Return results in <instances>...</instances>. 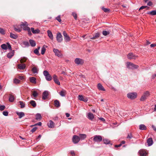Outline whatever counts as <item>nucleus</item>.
<instances>
[{"label": "nucleus", "instance_id": "nucleus-1", "mask_svg": "<svg viewBox=\"0 0 156 156\" xmlns=\"http://www.w3.org/2000/svg\"><path fill=\"white\" fill-rule=\"evenodd\" d=\"M150 95L149 92L148 91L144 92L140 99L141 101H144Z\"/></svg>", "mask_w": 156, "mask_h": 156}, {"label": "nucleus", "instance_id": "nucleus-2", "mask_svg": "<svg viewBox=\"0 0 156 156\" xmlns=\"http://www.w3.org/2000/svg\"><path fill=\"white\" fill-rule=\"evenodd\" d=\"M92 138H93V141L97 143H99L102 140V137L100 135H95Z\"/></svg>", "mask_w": 156, "mask_h": 156}, {"label": "nucleus", "instance_id": "nucleus-3", "mask_svg": "<svg viewBox=\"0 0 156 156\" xmlns=\"http://www.w3.org/2000/svg\"><path fill=\"white\" fill-rule=\"evenodd\" d=\"M137 95L136 93H129L127 94V97L131 99H134L136 98Z\"/></svg>", "mask_w": 156, "mask_h": 156}, {"label": "nucleus", "instance_id": "nucleus-4", "mask_svg": "<svg viewBox=\"0 0 156 156\" xmlns=\"http://www.w3.org/2000/svg\"><path fill=\"white\" fill-rule=\"evenodd\" d=\"M80 140V137L77 135H74L72 138V141L74 144L78 143Z\"/></svg>", "mask_w": 156, "mask_h": 156}, {"label": "nucleus", "instance_id": "nucleus-5", "mask_svg": "<svg viewBox=\"0 0 156 156\" xmlns=\"http://www.w3.org/2000/svg\"><path fill=\"white\" fill-rule=\"evenodd\" d=\"M127 66L129 68L131 69H137L138 67V66L135 65L130 62L127 63Z\"/></svg>", "mask_w": 156, "mask_h": 156}, {"label": "nucleus", "instance_id": "nucleus-6", "mask_svg": "<svg viewBox=\"0 0 156 156\" xmlns=\"http://www.w3.org/2000/svg\"><path fill=\"white\" fill-rule=\"evenodd\" d=\"M63 34L64 37L65 41L66 42H69L70 40V38L67 34L66 33L65 31H64L63 32Z\"/></svg>", "mask_w": 156, "mask_h": 156}, {"label": "nucleus", "instance_id": "nucleus-7", "mask_svg": "<svg viewBox=\"0 0 156 156\" xmlns=\"http://www.w3.org/2000/svg\"><path fill=\"white\" fill-rule=\"evenodd\" d=\"M56 38L58 42H61L63 40L62 36L61 34L59 32L57 34Z\"/></svg>", "mask_w": 156, "mask_h": 156}, {"label": "nucleus", "instance_id": "nucleus-8", "mask_svg": "<svg viewBox=\"0 0 156 156\" xmlns=\"http://www.w3.org/2000/svg\"><path fill=\"white\" fill-rule=\"evenodd\" d=\"M75 63L78 65H82L84 63L83 60L79 58H76L75 60Z\"/></svg>", "mask_w": 156, "mask_h": 156}, {"label": "nucleus", "instance_id": "nucleus-9", "mask_svg": "<svg viewBox=\"0 0 156 156\" xmlns=\"http://www.w3.org/2000/svg\"><path fill=\"white\" fill-rule=\"evenodd\" d=\"M78 97V99L80 100L83 101L84 102H87L88 101L87 98L84 97L82 95H79Z\"/></svg>", "mask_w": 156, "mask_h": 156}, {"label": "nucleus", "instance_id": "nucleus-10", "mask_svg": "<svg viewBox=\"0 0 156 156\" xmlns=\"http://www.w3.org/2000/svg\"><path fill=\"white\" fill-rule=\"evenodd\" d=\"M53 51L55 53V55L58 57H61L62 56V55L61 53L58 49L54 48L53 49Z\"/></svg>", "mask_w": 156, "mask_h": 156}, {"label": "nucleus", "instance_id": "nucleus-11", "mask_svg": "<svg viewBox=\"0 0 156 156\" xmlns=\"http://www.w3.org/2000/svg\"><path fill=\"white\" fill-rule=\"evenodd\" d=\"M52 77L55 83L59 85H60V83L58 79L57 76L55 74L53 75Z\"/></svg>", "mask_w": 156, "mask_h": 156}, {"label": "nucleus", "instance_id": "nucleus-12", "mask_svg": "<svg viewBox=\"0 0 156 156\" xmlns=\"http://www.w3.org/2000/svg\"><path fill=\"white\" fill-rule=\"evenodd\" d=\"M48 95V92L47 91H45L43 93L42 98L43 100H45Z\"/></svg>", "mask_w": 156, "mask_h": 156}, {"label": "nucleus", "instance_id": "nucleus-13", "mask_svg": "<svg viewBox=\"0 0 156 156\" xmlns=\"http://www.w3.org/2000/svg\"><path fill=\"white\" fill-rule=\"evenodd\" d=\"M127 57L128 59H135L136 58V57L132 53H129L127 55Z\"/></svg>", "mask_w": 156, "mask_h": 156}, {"label": "nucleus", "instance_id": "nucleus-14", "mask_svg": "<svg viewBox=\"0 0 156 156\" xmlns=\"http://www.w3.org/2000/svg\"><path fill=\"white\" fill-rule=\"evenodd\" d=\"M139 153L140 156H146L147 153L144 150H141L139 151Z\"/></svg>", "mask_w": 156, "mask_h": 156}, {"label": "nucleus", "instance_id": "nucleus-15", "mask_svg": "<svg viewBox=\"0 0 156 156\" xmlns=\"http://www.w3.org/2000/svg\"><path fill=\"white\" fill-rule=\"evenodd\" d=\"M15 99V95L11 93L9 94V101L10 102H13Z\"/></svg>", "mask_w": 156, "mask_h": 156}, {"label": "nucleus", "instance_id": "nucleus-16", "mask_svg": "<svg viewBox=\"0 0 156 156\" xmlns=\"http://www.w3.org/2000/svg\"><path fill=\"white\" fill-rule=\"evenodd\" d=\"M147 143L148 146L152 145L153 144V141L152 138H149L147 140Z\"/></svg>", "mask_w": 156, "mask_h": 156}, {"label": "nucleus", "instance_id": "nucleus-17", "mask_svg": "<svg viewBox=\"0 0 156 156\" xmlns=\"http://www.w3.org/2000/svg\"><path fill=\"white\" fill-rule=\"evenodd\" d=\"M31 29L32 32L34 34H38L40 31V30L37 29L34 30L33 27L31 28Z\"/></svg>", "mask_w": 156, "mask_h": 156}, {"label": "nucleus", "instance_id": "nucleus-18", "mask_svg": "<svg viewBox=\"0 0 156 156\" xmlns=\"http://www.w3.org/2000/svg\"><path fill=\"white\" fill-rule=\"evenodd\" d=\"M17 66L18 69H25L26 66L24 64H19Z\"/></svg>", "mask_w": 156, "mask_h": 156}, {"label": "nucleus", "instance_id": "nucleus-19", "mask_svg": "<svg viewBox=\"0 0 156 156\" xmlns=\"http://www.w3.org/2000/svg\"><path fill=\"white\" fill-rule=\"evenodd\" d=\"M16 114L19 116V118L20 119H21L22 117H23L25 115V114L24 112H16Z\"/></svg>", "mask_w": 156, "mask_h": 156}, {"label": "nucleus", "instance_id": "nucleus-20", "mask_svg": "<svg viewBox=\"0 0 156 156\" xmlns=\"http://www.w3.org/2000/svg\"><path fill=\"white\" fill-rule=\"evenodd\" d=\"M100 34L99 33H97L94 34L93 37L91 38V39L93 40L96 39L100 37Z\"/></svg>", "mask_w": 156, "mask_h": 156}, {"label": "nucleus", "instance_id": "nucleus-21", "mask_svg": "<svg viewBox=\"0 0 156 156\" xmlns=\"http://www.w3.org/2000/svg\"><path fill=\"white\" fill-rule=\"evenodd\" d=\"M47 33L48 37H49L52 40L53 39V37L51 32L50 30H48L47 31Z\"/></svg>", "mask_w": 156, "mask_h": 156}, {"label": "nucleus", "instance_id": "nucleus-22", "mask_svg": "<svg viewBox=\"0 0 156 156\" xmlns=\"http://www.w3.org/2000/svg\"><path fill=\"white\" fill-rule=\"evenodd\" d=\"M48 126L49 128H53L54 127V123L52 121L50 120L48 123Z\"/></svg>", "mask_w": 156, "mask_h": 156}, {"label": "nucleus", "instance_id": "nucleus-23", "mask_svg": "<svg viewBox=\"0 0 156 156\" xmlns=\"http://www.w3.org/2000/svg\"><path fill=\"white\" fill-rule=\"evenodd\" d=\"M98 87L99 90L102 91H104L105 90V88L100 83H99L98 85Z\"/></svg>", "mask_w": 156, "mask_h": 156}, {"label": "nucleus", "instance_id": "nucleus-24", "mask_svg": "<svg viewBox=\"0 0 156 156\" xmlns=\"http://www.w3.org/2000/svg\"><path fill=\"white\" fill-rule=\"evenodd\" d=\"M54 105L57 108H58L60 106V103L59 101L58 100H55L54 101Z\"/></svg>", "mask_w": 156, "mask_h": 156}, {"label": "nucleus", "instance_id": "nucleus-25", "mask_svg": "<svg viewBox=\"0 0 156 156\" xmlns=\"http://www.w3.org/2000/svg\"><path fill=\"white\" fill-rule=\"evenodd\" d=\"M88 118L90 120H92L94 118L93 114L91 113H89L88 114Z\"/></svg>", "mask_w": 156, "mask_h": 156}, {"label": "nucleus", "instance_id": "nucleus-26", "mask_svg": "<svg viewBox=\"0 0 156 156\" xmlns=\"http://www.w3.org/2000/svg\"><path fill=\"white\" fill-rule=\"evenodd\" d=\"M139 128L140 130H145L147 128L144 124H140L139 126Z\"/></svg>", "mask_w": 156, "mask_h": 156}, {"label": "nucleus", "instance_id": "nucleus-27", "mask_svg": "<svg viewBox=\"0 0 156 156\" xmlns=\"http://www.w3.org/2000/svg\"><path fill=\"white\" fill-rule=\"evenodd\" d=\"M30 81L31 83L35 84L36 83V79L35 77H32L30 78Z\"/></svg>", "mask_w": 156, "mask_h": 156}, {"label": "nucleus", "instance_id": "nucleus-28", "mask_svg": "<svg viewBox=\"0 0 156 156\" xmlns=\"http://www.w3.org/2000/svg\"><path fill=\"white\" fill-rule=\"evenodd\" d=\"M32 71L34 73H37L38 69L36 67H34L32 68Z\"/></svg>", "mask_w": 156, "mask_h": 156}, {"label": "nucleus", "instance_id": "nucleus-29", "mask_svg": "<svg viewBox=\"0 0 156 156\" xmlns=\"http://www.w3.org/2000/svg\"><path fill=\"white\" fill-rule=\"evenodd\" d=\"M79 137L80 139L84 140L86 137V135L85 134H80Z\"/></svg>", "mask_w": 156, "mask_h": 156}, {"label": "nucleus", "instance_id": "nucleus-30", "mask_svg": "<svg viewBox=\"0 0 156 156\" xmlns=\"http://www.w3.org/2000/svg\"><path fill=\"white\" fill-rule=\"evenodd\" d=\"M29 42L32 46L34 47L36 45V43L34 40L30 39L29 40Z\"/></svg>", "mask_w": 156, "mask_h": 156}, {"label": "nucleus", "instance_id": "nucleus-31", "mask_svg": "<svg viewBox=\"0 0 156 156\" xmlns=\"http://www.w3.org/2000/svg\"><path fill=\"white\" fill-rule=\"evenodd\" d=\"M10 37L11 38L13 39H16L18 37V36L17 35L15 34L12 33H10Z\"/></svg>", "mask_w": 156, "mask_h": 156}, {"label": "nucleus", "instance_id": "nucleus-32", "mask_svg": "<svg viewBox=\"0 0 156 156\" xmlns=\"http://www.w3.org/2000/svg\"><path fill=\"white\" fill-rule=\"evenodd\" d=\"M66 91L64 90H62L59 93V94L62 97H64L65 96L66 94Z\"/></svg>", "mask_w": 156, "mask_h": 156}, {"label": "nucleus", "instance_id": "nucleus-33", "mask_svg": "<svg viewBox=\"0 0 156 156\" xmlns=\"http://www.w3.org/2000/svg\"><path fill=\"white\" fill-rule=\"evenodd\" d=\"M30 103L34 107V108L36 106V104L35 101L33 100L30 101Z\"/></svg>", "mask_w": 156, "mask_h": 156}, {"label": "nucleus", "instance_id": "nucleus-34", "mask_svg": "<svg viewBox=\"0 0 156 156\" xmlns=\"http://www.w3.org/2000/svg\"><path fill=\"white\" fill-rule=\"evenodd\" d=\"M36 119L37 120H40L41 118V114H40L38 113V114H37L36 115Z\"/></svg>", "mask_w": 156, "mask_h": 156}, {"label": "nucleus", "instance_id": "nucleus-35", "mask_svg": "<svg viewBox=\"0 0 156 156\" xmlns=\"http://www.w3.org/2000/svg\"><path fill=\"white\" fill-rule=\"evenodd\" d=\"M147 14H150L151 15H156V11L153 10L151 12H149L147 13Z\"/></svg>", "mask_w": 156, "mask_h": 156}, {"label": "nucleus", "instance_id": "nucleus-36", "mask_svg": "<svg viewBox=\"0 0 156 156\" xmlns=\"http://www.w3.org/2000/svg\"><path fill=\"white\" fill-rule=\"evenodd\" d=\"M102 9L105 12H109L110 11L109 9L105 8L103 7L102 8Z\"/></svg>", "mask_w": 156, "mask_h": 156}, {"label": "nucleus", "instance_id": "nucleus-37", "mask_svg": "<svg viewBox=\"0 0 156 156\" xmlns=\"http://www.w3.org/2000/svg\"><path fill=\"white\" fill-rule=\"evenodd\" d=\"M46 79L48 81H50L52 79V77L49 74L47 76L45 77Z\"/></svg>", "mask_w": 156, "mask_h": 156}, {"label": "nucleus", "instance_id": "nucleus-38", "mask_svg": "<svg viewBox=\"0 0 156 156\" xmlns=\"http://www.w3.org/2000/svg\"><path fill=\"white\" fill-rule=\"evenodd\" d=\"M22 28H23V29L24 30H29V29H30V27H27V26H22V27H21Z\"/></svg>", "mask_w": 156, "mask_h": 156}, {"label": "nucleus", "instance_id": "nucleus-39", "mask_svg": "<svg viewBox=\"0 0 156 156\" xmlns=\"http://www.w3.org/2000/svg\"><path fill=\"white\" fill-rule=\"evenodd\" d=\"M1 47L2 49L6 50L7 48V45L5 44H3L1 45Z\"/></svg>", "mask_w": 156, "mask_h": 156}, {"label": "nucleus", "instance_id": "nucleus-40", "mask_svg": "<svg viewBox=\"0 0 156 156\" xmlns=\"http://www.w3.org/2000/svg\"><path fill=\"white\" fill-rule=\"evenodd\" d=\"M13 27L14 30L16 31L20 32L21 31V30L20 28H17L15 26H13Z\"/></svg>", "mask_w": 156, "mask_h": 156}, {"label": "nucleus", "instance_id": "nucleus-41", "mask_svg": "<svg viewBox=\"0 0 156 156\" xmlns=\"http://www.w3.org/2000/svg\"><path fill=\"white\" fill-rule=\"evenodd\" d=\"M27 58L25 57H24L23 58H21L20 60V62L21 63H23V62H26L27 60Z\"/></svg>", "mask_w": 156, "mask_h": 156}, {"label": "nucleus", "instance_id": "nucleus-42", "mask_svg": "<svg viewBox=\"0 0 156 156\" xmlns=\"http://www.w3.org/2000/svg\"><path fill=\"white\" fill-rule=\"evenodd\" d=\"M14 55L13 53H9L7 55V57L9 58H11Z\"/></svg>", "mask_w": 156, "mask_h": 156}, {"label": "nucleus", "instance_id": "nucleus-43", "mask_svg": "<svg viewBox=\"0 0 156 156\" xmlns=\"http://www.w3.org/2000/svg\"><path fill=\"white\" fill-rule=\"evenodd\" d=\"M19 103H20V105H21V108H24L25 106V105L24 103L22 101H19Z\"/></svg>", "mask_w": 156, "mask_h": 156}, {"label": "nucleus", "instance_id": "nucleus-44", "mask_svg": "<svg viewBox=\"0 0 156 156\" xmlns=\"http://www.w3.org/2000/svg\"><path fill=\"white\" fill-rule=\"evenodd\" d=\"M46 50L45 48L43 46L41 48V54L44 55L45 53Z\"/></svg>", "mask_w": 156, "mask_h": 156}, {"label": "nucleus", "instance_id": "nucleus-45", "mask_svg": "<svg viewBox=\"0 0 156 156\" xmlns=\"http://www.w3.org/2000/svg\"><path fill=\"white\" fill-rule=\"evenodd\" d=\"M110 33L109 31H107L106 30L103 31L102 32L104 36H106L109 34Z\"/></svg>", "mask_w": 156, "mask_h": 156}, {"label": "nucleus", "instance_id": "nucleus-46", "mask_svg": "<svg viewBox=\"0 0 156 156\" xmlns=\"http://www.w3.org/2000/svg\"><path fill=\"white\" fill-rule=\"evenodd\" d=\"M0 33L2 34H5V30L3 28H0Z\"/></svg>", "mask_w": 156, "mask_h": 156}, {"label": "nucleus", "instance_id": "nucleus-47", "mask_svg": "<svg viewBox=\"0 0 156 156\" xmlns=\"http://www.w3.org/2000/svg\"><path fill=\"white\" fill-rule=\"evenodd\" d=\"M43 74L46 77L49 74V73L47 70H44L43 71Z\"/></svg>", "mask_w": 156, "mask_h": 156}, {"label": "nucleus", "instance_id": "nucleus-48", "mask_svg": "<svg viewBox=\"0 0 156 156\" xmlns=\"http://www.w3.org/2000/svg\"><path fill=\"white\" fill-rule=\"evenodd\" d=\"M38 93L36 91H34L33 92L32 95L34 96V97H36L38 95Z\"/></svg>", "mask_w": 156, "mask_h": 156}, {"label": "nucleus", "instance_id": "nucleus-49", "mask_svg": "<svg viewBox=\"0 0 156 156\" xmlns=\"http://www.w3.org/2000/svg\"><path fill=\"white\" fill-rule=\"evenodd\" d=\"M34 52V53L37 55H40V54L39 53L37 49H35Z\"/></svg>", "mask_w": 156, "mask_h": 156}, {"label": "nucleus", "instance_id": "nucleus-50", "mask_svg": "<svg viewBox=\"0 0 156 156\" xmlns=\"http://www.w3.org/2000/svg\"><path fill=\"white\" fill-rule=\"evenodd\" d=\"M103 141L104 142V144H108L110 142V141L106 139H104Z\"/></svg>", "mask_w": 156, "mask_h": 156}, {"label": "nucleus", "instance_id": "nucleus-51", "mask_svg": "<svg viewBox=\"0 0 156 156\" xmlns=\"http://www.w3.org/2000/svg\"><path fill=\"white\" fill-rule=\"evenodd\" d=\"M20 81L18 79H15L14 80V83L16 84L19 83Z\"/></svg>", "mask_w": 156, "mask_h": 156}, {"label": "nucleus", "instance_id": "nucleus-52", "mask_svg": "<svg viewBox=\"0 0 156 156\" xmlns=\"http://www.w3.org/2000/svg\"><path fill=\"white\" fill-rule=\"evenodd\" d=\"M133 137V136L132 135V133H130L128 135V136L127 137V138L128 139H130Z\"/></svg>", "mask_w": 156, "mask_h": 156}, {"label": "nucleus", "instance_id": "nucleus-53", "mask_svg": "<svg viewBox=\"0 0 156 156\" xmlns=\"http://www.w3.org/2000/svg\"><path fill=\"white\" fill-rule=\"evenodd\" d=\"M72 15L74 17V19L76 20L77 19V14L73 12L72 13Z\"/></svg>", "mask_w": 156, "mask_h": 156}, {"label": "nucleus", "instance_id": "nucleus-54", "mask_svg": "<svg viewBox=\"0 0 156 156\" xmlns=\"http://www.w3.org/2000/svg\"><path fill=\"white\" fill-rule=\"evenodd\" d=\"M146 8H147L148 9L149 8V7H147V6H142L139 9V11H140L141 10L143 9Z\"/></svg>", "mask_w": 156, "mask_h": 156}, {"label": "nucleus", "instance_id": "nucleus-55", "mask_svg": "<svg viewBox=\"0 0 156 156\" xmlns=\"http://www.w3.org/2000/svg\"><path fill=\"white\" fill-rule=\"evenodd\" d=\"M5 108V106L4 105L0 106V110L1 111L4 110Z\"/></svg>", "mask_w": 156, "mask_h": 156}, {"label": "nucleus", "instance_id": "nucleus-56", "mask_svg": "<svg viewBox=\"0 0 156 156\" xmlns=\"http://www.w3.org/2000/svg\"><path fill=\"white\" fill-rule=\"evenodd\" d=\"M27 22H25L24 23H22L20 24L21 27H22V26H25L27 25Z\"/></svg>", "mask_w": 156, "mask_h": 156}, {"label": "nucleus", "instance_id": "nucleus-57", "mask_svg": "<svg viewBox=\"0 0 156 156\" xmlns=\"http://www.w3.org/2000/svg\"><path fill=\"white\" fill-rule=\"evenodd\" d=\"M23 44L26 46H28L29 45V42L27 41H24L23 42Z\"/></svg>", "mask_w": 156, "mask_h": 156}, {"label": "nucleus", "instance_id": "nucleus-58", "mask_svg": "<svg viewBox=\"0 0 156 156\" xmlns=\"http://www.w3.org/2000/svg\"><path fill=\"white\" fill-rule=\"evenodd\" d=\"M56 19L59 22H61L62 21L60 16H58L56 18Z\"/></svg>", "mask_w": 156, "mask_h": 156}, {"label": "nucleus", "instance_id": "nucleus-59", "mask_svg": "<svg viewBox=\"0 0 156 156\" xmlns=\"http://www.w3.org/2000/svg\"><path fill=\"white\" fill-rule=\"evenodd\" d=\"M37 129V127H34V128H33V129H31V132L32 133H33L36 131Z\"/></svg>", "mask_w": 156, "mask_h": 156}, {"label": "nucleus", "instance_id": "nucleus-60", "mask_svg": "<svg viewBox=\"0 0 156 156\" xmlns=\"http://www.w3.org/2000/svg\"><path fill=\"white\" fill-rule=\"evenodd\" d=\"M3 114L5 116H7L8 114V113L7 112L4 111L3 112Z\"/></svg>", "mask_w": 156, "mask_h": 156}, {"label": "nucleus", "instance_id": "nucleus-61", "mask_svg": "<svg viewBox=\"0 0 156 156\" xmlns=\"http://www.w3.org/2000/svg\"><path fill=\"white\" fill-rule=\"evenodd\" d=\"M7 44H8V48L10 50H12V48H11V45L9 43H7Z\"/></svg>", "mask_w": 156, "mask_h": 156}, {"label": "nucleus", "instance_id": "nucleus-62", "mask_svg": "<svg viewBox=\"0 0 156 156\" xmlns=\"http://www.w3.org/2000/svg\"><path fill=\"white\" fill-rule=\"evenodd\" d=\"M122 146V144H120L119 145H115V147H121Z\"/></svg>", "mask_w": 156, "mask_h": 156}, {"label": "nucleus", "instance_id": "nucleus-63", "mask_svg": "<svg viewBox=\"0 0 156 156\" xmlns=\"http://www.w3.org/2000/svg\"><path fill=\"white\" fill-rule=\"evenodd\" d=\"M18 78L21 80H22L24 79L23 76H19Z\"/></svg>", "mask_w": 156, "mask_h": 156}, {"label": "nucleus", "instance_id": "nucleus-64", "mask_svg": "<svg viewBox=\"0 0 156 156\" xmlns=\"http://www.w3.org/2000/svg\"><path fill=\"white\" fill-rule=\"evenodd\" d=\"M147 5H148L149 6H151L152 5V3L150 1V2H149L147 3Z\"/></svg>", "mask_w": 156, "mask_h": 156}]
</instances>
